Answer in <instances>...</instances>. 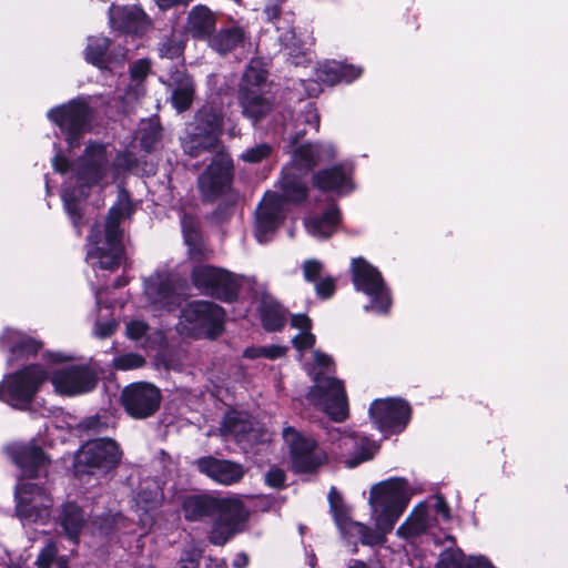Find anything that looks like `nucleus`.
<instances>
[{
	"mask_svg": "<svg viewBox=\"0 0 568 568\" xmlns=\"http://www.w3.org/2000/svg\"><path fill=\"white\" fill-rule=\"evenodd\" d=\"M54 171L70 173L69 181L62 190V201L71 221L81 234L82 214L78 202L89 195L92 185H106L116 179V170L110 163V154L104 144L89 143L84 153L74 162L61 153L55 154L52 161Z\"/></svg>",
	"mask_w": 568,
	"mask_h": 568,
	"instance_id": "obj_1",
	"label": "nucleus"
},
{
	"mask_svg": "<svg viewBox=\"0 0 568 568\" xmlns=\"http://www.w3.org/2000/svg\"><path fill=\"white\" fill-rule=\"evenodd\" d=\"M182 509L186 520L211 524L207 539L214 546L241 532L250 517L242 499H183Z\"/></svg>",
	"mask_w": 568,
	"mask_h": 568,
	"instance_id": "obj_2",
	"label": "nucleus"
},
{
	"mask_svg": "<svg viewBox=\"0 0 568 568\" xmlns=\"http://www.w3.org/2000/svg\"><path fill=\"white\" fill-rule=\"evenodd\" d=\"M134 211L129 193L121 189L116 203L109 210L104 224L95 223L90 232L87 244V261L93 267L113 270L121 264L123 257V232L121 221Z\"/></svg>",
	"mask_w": 568,
	"mask_h": 568,
	"instance_id": "obj_3",
	"label": "nucleus"
},
{
	"mask_svg": "<svg viewBox=\"0 0 568 568\" xmlns=\"http://www.w3.org/2000/svg\"><path fill=\"white\" fill-rule=\"evenodd\" d=\"M302 173L284 169L281 179L282 194L267 192L256 209L254 234L260 243H267L284 220V202L300 203L307 195Z\"/></svg>",
	"mask_w": 568,
	"mask_h": 568,
	"instance_id": "obj_4",
	"label": "nucleus"
},
{
	"mask_svg": "<svg viewBox=\"0 0 568 568\" xmlns=\"http://www.w3.org/2000/svg\"><path fill=\"white\" fill-rule=\"evenodd\" d=\"M314 368L308 372L314 381V386L307 394L308 400L321 408L332 420L336 423L344 422L348 417V402L342 381L326 376L324 371L329 372L333 365L332 358L320 351H314Z\"/></svg>",
	"mask_w": 568,
	"mask_h": 568,
	"instance_id": "obj_5",
	"label": "nucleus"
},
{
	"mask_svg": "<svg viewBox=\"0 0 568 568\" xmlns=\"http://www.w3.org/2000/svg\"><path fill=\"white\" fill-rule=\"evenodd\" d=\"M223 126V115L219 106L203 105L187 124L181 145L185 154L197 158L206 152L219 149L220 134Z\"/></svg>",
	"mask_w": 568,
	"mask_h": 568,
	"instance_id": "obj_6",
	"label": "nucleus"
},
{
	"mask_svg": "<svg viewBox=\"0 0 568 568\" xmlns=\"http://www.w3.org/2000/svg\"><path fill=\"white\" fill-rule=\"evenodd\" d=\"M267 75L260 60H251L240 83L239 100L242 113L253 123L263 120L273 109L271 97L266 93Z\"/></svg>",
	"mask_w": 568,
	"mask_h": 568,
	"instance_id": "obj_7",
	"label": "nucleus"
},
{
	"mask_svg": "<svg viewBox=\"0 0 568 568\" xmlns=\"http://www.w3.org/2000/svg\"><path fill=\"white\" fill-rule=\"evenodd\" d=\"M49 378V373L41 365L32 364L4 376L0 383V400L17 409H27Z\"/></svg>",
	"mask_w": 568,
	"mask_h": 568,
	"instance_id": "obj_8",
	"label": "nucleus"
},
{
	"mask_svg": "<svg viewBox=\"0 0 568 568\" xmlns=\"http://www.w3.org/2000/svg\"><path fill=\"white\" fill-rule=\"evenodd\" d=\"M9 454L14 464L28 478H21L16 486V497H41L47 494L45 488L36 480L45 474L49 458L42 449L33 444H16L9 447Z\"/></svg>",
	"mask_w": 568,
	"mask_h": 568,
	"instance_id": "obj_9",
	"label": "nucleus"
},
{
	"mask_svg": "<svg viewBox=\"0 0 568 568\" xmlns=\"http://www.w3.org/2000/svg\"><path fill=\"white\" fill-rule=\"evenodd\" d=\"M225 313L213 302L194 301L181 313L182 329L195 337L214 338L223 331Z\"/></svg>",
	"mask_w": 568,
	"mask_h": 568,
	"instance_id": "obj_10",
	"label": "nucleus"
},
{
	"mask_svg": "<svg viewBox=\"0 0 568 568\" xmlns=\"http://www.w3.org/2000/svg\"><path fill=\"white\" fill-rule=\"evenodd\" d=\"M353 283L357 291L371 297L366 311L386 314L392 305V298L381 272L362 257L352 261Z\"/></svg>",
	"mask_w": 568,
	"mask_h": 568,
	"instance_id": "obj_11",
	"label": "nucleus"
},
{
	"mask_svg": "<svg viewBox=\"0 0 568 568\" xmlns=\"http://www.w3.org/2000/svg\"><path fill=\"white\" fill-rule=\"evenodd\" d=\"M283 439L288 447L294 473L313 474L326 462V453L318 447L316 440L294 427L287 426L283 429Z\"/></svg>",
	"mask_w": 568,
	"mask_h": 568,
	"instance_id": "obj_12",
	"label": "nucleus"
},
{
	"mask_svg": "<svg viewBox=\"0 0 568 568\" xmlns=\"http://www.w3.org/2000/svg\"><path fill=\"white\" fill-rule=\"evenodd\" d=\"M48 118L61 129L70 149H73L79 146L90 123L91 109L83 99H75L51 109Z\"/></svg>",
	"mask_w": 568,
	"mask_h": 568,
	"instance_id": "obj_13",
	"label": "nucleus"
},
{
	"mask_svg": "<svg viewBox=\"0 0 568 568\" xmlns=\"http://www.w3.org/2000/svg\"><path fill=\"white\" fill-rule=\"evenodd\" d=\"M193 285L204 295L231 302L237 296L240 283L230 272L212 265L200 264L191 273Z\"/></svg>",
	"mask_w": 568,
	"mask_h": 568,
	"instance_id": "obj_14",
	"label": "nucleus"
},
{
	"mask_svg": "<svg viewBox=\"0 0 568 568\" xmlns=\"http://www.w3.org/2000/svg\"><path fill=\"white\" fill-rule=\"evenodd\" d=\"M121 450L111 438H97L87 442L75 455L77 474L93 473L95 469L109 470L118 465Z\"/></svg>",
	"mask_w": 568,
	"mask_h": 568,
	"instance_id": "obj_15",
	"label": "nucleus"
},
{
	"mask_svg": "<svg viewBox=\"0 0 568 568\" xmlns=\"http://www.w3.org/2000/svg\"><path fill=\"white\" fill-rule=\"evenodd\" d=\"M333 445H336L335 454L338 455L349 468L373 458L377 446L366 436H359L348 429L333 427L327 432Z\"/></svg>",
	"mask_w": 568,
	"mask_h": 568,
	"instance_id": "obj_16",
	"label": "nucleus"
},
{
	"mask_svg": "<svg viewBox=\"0 0 568 568\" xmlns=\"http://www.w3.org/2000/svg\"><path fill=\"white\" fill-rule=\"evenodd\" d=\"M233 179V161L224 152H217L211 164L200 175L197 184L204 201H214L231 186Z\"/></svg>",
	"mask_w": 568,
	"mask_h": 568,
	"instance_id": "obj_17",
	"label": "nucleus"
},
{
	"mask_svg": "<svg viewBox=\"0 0 568 568\" xmlns=\"http://www.w3.org/2000/svg\"><path fill=\"white\" fill-rule=\"evenodd\" d=\"M121 403L125 412L133 418H148L159 409L161 392L151 383H132L123 388Z\"/></svg>",
	"mask_w": 568,
	"mask_h": 568,
	"instance_id": "obj_18",
	"label": "nucleus"
},
{
	"mask_svg": "<svg viewBox=\"0 0 568 568\" xmlns=\"http://www.w3.org/2000/svg\"><path fill=\"white\" fill-rule=\"evenodd\" d=\"M369 415L377 428L386 434L400 433L410 419V407L402 399H376L369 407Z\"/></svg>",
	"mask_w": 568,
	"mask_h": 568,
	"instance_id": "obj_19",
	"label": "nucleus"
},
{
	"mask_svg": "<svg viewBox=\"0 0 568 568\" xmlns=\"http://www.w3.org/2000/svg\"><path fill=\"white\" fill-rule=\"evenodd\" d=\"M50 381L57 393L75 396L91 392L97 385L98 376L88 365H71L53 372Z\"/></svg>",
	"mask_w": 568,
	"mask_h": 568,
	"instance_id": "obj_20",
	"label": "nucleus"
},
{
	"mask_svg": "<svg viewBox=\"0 0 568 568\" xmlns=\"http://www.w3.org/2000/svg\"><path fill=\"white\" fill-rule=\"evenodd\" d=\"M144 293L150 304L159 311L171 312L181 303L176 281L169 272H159L145 280Z\"/></svg>",
	"mask_w": 568,
	"mask_h": 568,
	"instance_id": "obj_21",
	"label": "nucleus"
},
{
	"mask_svg": "<svg viewBox=\"0 0 568 568\" xmlns=\"http://www.w3.org/2000/svg\"><path fill=\"white\" fill-rule=\"evenodd\" d=\"M313 182L321 191L333 192L338 195L348 194L355 187L353 166L348 163H339L321 170L314 174Z\"/></svg>",
	"mask_w": 568,
	"mask_h": 568,
	"instance_id": "obj_22",
	"label": "nucleus"
},
{
	"mask_svg": "<svg viewBox=\"0 0 568 568\" xmlns=\"http://www.w3.org/2000/svg\"><path fill=\"white\" fill-rule=\"evenodd\" d=\"M335 155V146L331 143L303 144L294 150L290 169L305 174L317 163L329 161Z\"/></svg>",
	"mask_w": 568,
	"mask_h": 568,
	"instance_id": "obj_23",
	"label": "nucleus"
},
{
	"mask_svg": "<svg viewBox=\"0 0 568 568\" xmlns=\"http://www.w3.org/2000/svg\"><path fill=\"white\" fill-rule=\"evenodd\" d=\"M195 464L201 473L222 485L237 483L244 475V468L241 464L213 456L199 458Z\"/></svg>",
	"mask_w": 568,
	"mask_h": 568,
	"instance_id": "obj_24",
	"label": "nucleus"
},
{
	"mask_svg": "<svg viewBox=\"0 0 568 568\" xmlns=\"http://www.w3.org/2000/svg\"><path fill=\"white\" fill-rule=\"evenodd\" d=\"M220 432L225 439L232 438L239 444L252 443L257 439V432L251 416L243 412L226 413Z\"/></svg>",
	"mask_w": 568,
	"mask_h": 568,
	"instance_id": "obj_25",
	"label": "nucleus"
},
{
	"mask_svg": "<svg viewBox=\"0 0 568 568\" xmlns=\"http://www.w3.org/2000/svg\"><path fill=\"white\" fill-rule=\"evenodd\" d=\"M435 520L436 518L430 514V505L427 504V500H422L397 528L396 535L406 541L414 542L416 538L425 535L435 525Z\"/></svg>",
	"mask_w": 568,
	"mask_h": 568,
	"instance_id": "obj_26",
	"label": "nucleus"
},
{
	"mask_svg": "<svg viewBox=\"0 0 568 568\" xmlns=\"http://www.w3.org/2000/svg\"><path fill=\"white\" fill-rule=\"evenodd\" d=\"M371 517L387 535L405 511L409 499H368Z\"/></svg>",
	"mask_w": 568,
	"mask_h": 568,
	"instance_id": "obj_27",
	"label": "nucleus"
},
{
	"mask_svg": "<svg viewBox=\"0 0 568 568\" xmlns=\"http://www.w3.org/2000/svg\"><path fill=\"white\" fill-rule=\"evenodd\" d=\"M110 23L114 29L133 34H142L150 27V20L146 14L135 6H111Z\"/></svg>",
	"mask_w": 568,
	"mask_h": 568,
	"instance_id": "obj_28",
	"label": "nucleus"
},
{
	"mask_svg": "<svg viewBox=\"0 0 568 568\" xmlns=\"http://www.w3.org/2000/svg\"><path fill=\"white\" fill-rule=\"evenodd\" d=\"M0 347H8V363L12 365L20 358L36 355L41 348V343L19 331L7 328L0 336Z\"/></svg>",
	"mask_w": 568,
	"mask_h": 568,
	"instance_id": "obj_29",
	"label": "nucleus"
},
{
	"mask_svg": "<svg viewBox=\"0 0 568 568\" xmlns=\"http://www.w3.org/2000/svg\"><path fill=\"white\" fill-rule=\"evenodd\" d=\"M426 493L422 484L409 483L404 477H390L371 487L369 497H412Z\"/></svg>",
	"mask_w": 568,
	"mask_h": 568,
	"instance_id": "obj_30",
	"label": "nucleus"
},
{
	"mask_svg": "<svg viewBox=\"0 0 568 568\" xmlns=\"http://www.w3.org/2000/svg\"><path fill=\"white\" fill-rule=\"evenodd\" d=\"M246 31L240 26L221 28L209 38V47L221 55H225L244 45Z\"/></svg>",
	"mask_w": 568,
	"mask_h": 568,
	"instance_id": "obj_31",
	"label": "nucleus"
},
{
	"mask_svg": "<svg viewBox=\"0 0 568 568\" xmlns=\"http://www.w3.org/2000/svg\"><path fill=\"white\" fill-rule=\"evenodd\" d=\"M185 29L194 39L209 41L215 29L214 13L205 6L194 7L189 13Z\"/></svg>",
	"mask_w": 568,
	"mask_h": 568,
	"instance_id": "obj_32",
	"label": "nucleus"
},
{
	"mask_svg": "<svg viewBox=\"0 0 568 568\" xmlns=\"http://www.w3.org/2000/svg\"><path fill=\"white\" fill-rule=\"evenodd\" d=\"M170 81L173 87L171 101L174 109L179 112L187 110L195 92L193 79L183 70H176L171 74Z\"/></svg>",
	"mask_w": 568,
	"mask_h": 568,
	"instance_id": "obj_33",
	"label": "nucleus"
},
{
	"mask_svg": "<svg viewBox=\"0 0 568 568\" xmlns=\"http://www.w3.org/2000/svg\"><path fill=\"white\" fill-rule=\"evenodd\" d=\"M59 520L67 537L74 544H78L81 530L85 524L82 508L74 500H67L61 506Z\"/></svg>",
	"mask_w": 568,
	"mask_h": 568,
	"instance_id": "obj_34",
	"label": "nucleus"
},
{
	"mask_svg": "<svg viewBox=\"0 0 568 568\" xmlns=\"http://www.w3.org/2000/svg\"><path fill=\"white\" fill-rule=\"evenodd\" d=\"M150 72L151 62L148 59H139L130 65V83L122 95L126 103L138 101L145 94L144 81Z\"/></svg>",
	"mask_w": 568,
	"mask_h": 568,
	"instance_id": "obj_35",
	"label": "nucleus"
},
{
	"mask_svg": "<svg viewBox=\"0 0 568 568\" xmlns=\"http://www.w3.org/2000/svg\"><path fill=\"white\" fill-rule=\"evenodd\" d=\"M278 40L286 51L287 59L294 65H304L312 60L307 41L297 38L295 29L288 28L280 33Z\"/></svg>",
	"mask_w": 568,
	"mask_h": 568,
	"instance_id": "obj_36",
	"label": "nucleus"
},
{
	"mask_svg": "<svg viewBox=\"0 0 568 568\" xmlns=\"http://www.w3.org/2000/svg\"><path fill=\"white\" fill-rule=\"evenodd\" d=\"M338 221L339 211L333 205L321 215L307 217L305 220V227L312 236L326 239L335 232Z\"/></svg>",
	"mask_w": 568,
	"mask_h": 568,
	"instance_id": "obj_37",
	"label": "nucleus"
},
{
	"mask_svg": "<svg viewBox=\"0 0 568 568\" xmlns=\"http://www.w3.org/2000/svg\"><path fill=\"white\" fill-rule=\"evenodd\" d=\"M362 73L361 68L338 62H329L322 65L317 71V78L328 84L339 81L352 82Z\"/></svg>",
	"mask_w": 568,
	"mask_h": 568,
	"instance_id": "obj_38",
	"label": "nucleus"
},
{
	"mask_svg": "<svg viewBox=\"0 0 568 568\" xmlns=\"http://www.w3.org/2000/svg\"><path fill=\"white\" fill-rule=\"evenodd\" d=\"M260 316L263 326L267 331H278L286 323V311L278 302L272 298L265 297L262 300Z\"/></svg>",
	"mask_w": 568,
	"mask_h": 568,
	"instance_id": "obj_39",
	"label": "nucleus"
},
{
	"mask_svg": "<svg viewBox=\"0 0 568 568\" xmlns=\"http://www.w3.org/2000/svg\"><path fill=\"white\" fill-rule=\"evenodd\" d=\"M36 499H18L16 514L27 523H45L50 517L51 504H36Z\"/></svg>",
	"mask_w": 568,
	"mask_h": 568,
	"instance_id": "obj_40",
	"label": "nucleus"
},
{
	"mask_svg": "<svg viewBox=\"0 0 568 568\" xmlns=\"http://www.w3.org/2000/svg\"><path fill=\"white\" fill-rule=\"evenodd\" d=\"M347 536L358 537L359 542L368 547L383 546L387 541V534L381 527L375 526V528H372L359 521L353 524Z\"/></svg>",
	"mask_w": 568,
	"mask_h": 568,
	"instance_id": "obj_41",
	"label": "nucleus"
},
{
	"mask_svg": "<svg viewBox=\"0 0 568 568\" xmlns=\"http://www.w3.org/2000/svg\"><path fill=\"white\" fill-rule=\"evenodd\" d=\"M110 48V40L105 37H90L84 51L87 62L103 70L108 68L106 52Z\"/></svg>",
	"mask_w": 568,
	"mask_h": 568,
	"instance_id": "obj_42",
	"label": "nucleus"
},
{
	"mask_svg": "<svg viewBox=\"0 0 568 568\" xmlns=\"http://www.w3.org/2000/svg\"><path fill=\"white\" fill-rule=\"evenodd\" d=\"M291 324L300 329V333L292 339L294 347L300 352L312 348L315 344V336L311 333V320L304 314H296L292 315Z\"/></svg>",
	"mask_w": 568,
	"mask_h": 568,
	"instance_id": "obj_43",
	"label": "nucleus"
},
{
	"mask_svg": "<svg viewBox=\"0 0 568 568\" xmlns=\"http://www.w3.org/2000/svg\"><path fill=\"white\" fill-rule=\"evenodd\" d=\"M181 226L184 235V241L189 246L190 256L193 260H201L205 257L203 248L199 243L196 232V221L189 214H183L181 217Z\"/></svg>",
	"mask_w": 568,
	"mask_h": 568,
	"instance_id": "obj_44",
	"label": "nucleus"
},
{
	"mask_svg": "<svg viewBox=\"0 0 568 568\" xmlns=\"http://www.w3.org/2000/svg\"><path fill=\"white\" fill-rule=\"evenodd\" d=\"M333 519L341 534L347 536L353 524L356 521L351 517V508L344 503V499H328Z\"/></svg>",
	"mask_w": 568,
	"mask_h": 568,
	"instance_id": "obj_45",
	"label": "nucleus"
},
{
	"mask_svg": "<svg viewBox=\"0 0 568 568\" xmlns=\"http://www.w3.org/2000/svg\"><path fill=\"white\" fill-rule=\"evenodd\" d=\"M273 151L274 148L272 144L263 142L246 149L240 155V159L245 163L255 164L268 159L272 155Z\"/></svg>",
	"mask_w": 568,
	"mask_h": 568,
	"instance_id": "obj_46",
	"label": "nucleus"
},
{
	"mask_svg": "<svg viewBox=\"0 0 568 568\" xmlns=\"http://www.w3.org/2000/svg\"><path fill=\"white\" fill-rule=\"evenodd\" d=\"M144 364L145 359L136 353L120 354L113 358V366L121 371L135 369Z\"/></svg>",
	"mask_w": 568,
	"mask_h": 568,
	"instance_id": "obj_47",
	"label": "nucleus"
},
{
	"mask_svg": "<svg viewBox=\"0 0 568 568\" xmlns=\"http://www.w3.org/2000/svg\"><path fill=\"white\" fill-rule=\"evenodd\" d=\"M264 12L268 20L275 21V28L280 33L284 32L288 28H293L292 26H290V23L292 22V14H282L278 6H268L265 8Z\"/></svg>",
	"mask_w": 568,
	"mask_h": 568,
	"instance_id": "obj_48",
	"label": "nucleus"
},
{
	"mask_svg": "<svg viewBox=\"0 0 568 568\" xmlns=\"http://www.w3.org/2000/svg\"><path fill=\"white\" fill-rule=\"evenodd\" d=\"M463 552L459 549H445L437 561L435 568H462Z\"/></svg>",
	"mask_w": 568,
	"mask_h": 568,
	"instance_id": "obj_49",
	"label": "nucleus"
},
{
	"mask_svg": "<svg viewBox=\"0 0 568 568\" xmlns=\"http://www.w3.org/2000/svg\"><path fill=\"white\" fill-rule=\"evenodd\" d=\"M202 550L195 547L184 548L180 555L175 568H199Z\"/></svg>",
	"mask_w": 568,
	"mask_h": 568,
	"instance_id": "obj_50",
	"label": "nucleus"
},
{
	"mask_svg": "<svg viewBox=\"0 0 568 568\" xmlns=\"http://www.w3.org/2000/svg\"><path fill=\"white\" fill-rule=\"evenodd\" d=\"M160 139L161 128L158 124H150L141 136V145L145 151L151 152L156 149Z\"/></svg>",
	"mask_w": 568,
	"mask_h": 568,
	"instance_id": "obj_51",
	"label": "nucleus"
},
{
	"mask_svg": "<svg viewBox=\"0 0 568 568\" xmlns=\"http://www.w3.org/2000/svg\"><path fill=\"white\" fill-rule=\"evenodd\" d=\"M430 514L436 518L435 524H447L452 520L450 507L447 505L446 499H436L435 504L430 506Z\"/></svg>",
	"mask_w": 568,
	"mask_h": 568,
	"instance_id": "obj_52",
	"label": "nucleus"
},
{
	"mask_svg": "<svg viewBox=\"0 0 568 568\" xmlns=\"http://www.w3.org/2000/svg\"><path fill=\"white\" fill-rule=\"evenodd\" d=\"M302 270L305 281L316 283L323 271V264L315 258L306 260L303 263Z\"/></svg>",
	"mask_w": 568,
	"mask_h": 568,
	"instance_id": "obj_53",
	"label": "nucleus"
},
{
	"mask_svg": "<svg viewBox=\"0 0 568 568\" xmlns=\"http://www.w3.org/2000/svg\"><path fill=\"white\" fill-rule=\"evenodd\" d=\"M183 52L182 42L175 38H169L160 47L161 57L169 59L179 58Z\"/></svg>",
	"mask_w": 568,
	"mask_h": 568,
	"instance_id": "obj_54",
	"label": "nucleus"
},
{
	"mask_svg": "<svg viewBox=\"0 0 568 568\" xmlns=\"http://www.w3.org/2000/svg\"><path fill=\"white\" fill-rule=\"evenodd\" d=\"M57 556V547L54 544H48L43 547L36 560L37 568H50Z\"/></svg>",
	"mask_w": 568,
	"mask_h": 568,
	"instance_id": "obj_55",
	"label": "nucleus"
},
{
	"mask_svg": "<svg viewBox=\"0 0 568 568\" xmlns=\"http://www.w3.org/2000/svg\"><path fill=\"white\" fill-rule=\"evenodd\" d=\"M315 291L317 295L322 298L331 297L335 292V281L333 277L327 276L322 280H318L315 283Z\"/></svg>",
	"mask_w": 568,
	"mask_h": 568,
	"instance_id": "obj_56",
	"label": "nucleus"
},
{
	"mask_svg": "<svg viewBox=\"0 0 568 568\" xmlns=\"http://www.w3.org/2000/svg\"><path fill=\"white\" fill-rule=\"evenodd\" d=\"M149 331V325L143 321H131L126 325V334L131 339H141Z\"/></svg>",
	"mask_w": 568,
	"mask_h": 568,
	"instance_id": "obj_57",
	"label": "nucleus"
},
{
	"mask_svg": "<svg viewBox=\"0 0 568 568\" xmlns=\"http://www.w3.org/2000/svg\"><path fill=\"white\" fill-rule=\"evenodd\" d=\"M265 483L273 488H282L285 484V473L280 468H271L265 474Z\"/></svg>",
	"mask_w": 568,
	"mask_h": 568,
	"instance_id": "obj_58",
	"label": "nucleus"
},
{
	"mask_svg": "<svg viewBox=\"0 0 568 568\" xmlns=\"http://www.w3.org/2000/svg\"><path fill=\"white\" fill-rule=\"evenodd\" d=\"M303 122L312 126L315 131L320 128V114L313 104H308L302 114Z\"/></svg>",
	"mask_w": 568,
	"mask_h": 568,
	"instance_id": "obj_59",
	"label": "nucleus"
},
{
	"mask_svg": "<svg viewBox=\"0 0 568 568\" xmlns=\"http://www.w3.org/2000/svg\"><path fill=\"white\" fill-rule=\"evenodd\" d=\"M116 323L114 321H108L103 323L98 322L95 324L94 334L100 338H106L114 333Z\"/></svg>",
	"mask_w": 568,
	"mask_h": 568,
	"instance_id": "obj_60",
	"label": "nucleus"
},
{
	"mask_svg": "<svg viewBox=\"0 0 568 568\" xmlns=\"http://www.w3.org/2000/svg\"><path fill=\"white\" fill-rule=\"evenodd\" d=\"M286 347L278 345L261 346L262 357L276 359L285 355Z\"/></svg>",
	"mask_w": 568,
	"mask_h": 568,
	"instance_id": "obj_61",
	"label": "nucleus"
},
{
	"mask_svg": "<svg viewBox=\"0 0 568 568\" xmlns=\"http://www.w3.org/2000/svg\"><path fill=\"white\" fill-rule=\"evenodd\" d=\"M81 427L87 430H92L95 433H100L102 430L103 424L101 423L99 417H89L81 423Z\"/></svg>",
	"mask_w": 568,
	"mask_h": 568,
	"instance_id": "obj_62",
	"label": "nucleus"
},
{
	"mask_svg": "<svg viewBox=\"0 0 568 568\" xmlns=\"http://www.w3.org/2000/svg\"><path fill=\"white\" fill-rule=\"evenodd\" d=\"M468 568H495L491 562L483 557H475L469 560Z\"/></svg>",
	"mask_w": 568,
	"mask_h": 568,
	"instance_id": "obj_63",
	"label": "nucleus"
},
{
	"mask_svg": "<svg viewBox=\"0 0 568 568\" xmlns=\"http://www.w3.org/2000/svg\"><path fill=\"white\" fill-rule=\"evenodd\" d=\"M234 568H245L248 565V557L245 552H240L233 560Z\"/></svg>",
	"mask_w": 568,
	"mask_h": 568,
	"instance_id": "obj_64",
	"label": "nucleus"
}]
</instances>
